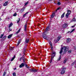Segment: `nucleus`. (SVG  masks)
<instances>
[{
  "label": "nucleus",
  "instance_id": "nucleus-40",
  "mask_svg": "<svg viewBox=\"0 0 76 76\" xmlns=\"http://www.w3.org/2000/svg\"><path fill=\"white\" fill-rule=\"evenodd\" d=\"M22 59V57H21L20 58V61H21V60Z\"/></svg>",
  "mask_w": 76,
  "mask_h": 76
},
{
  "label": "nucleus",
  "instance_id": "nucleus-37",
  "mask_svg": "<svg viewBox=\"0 0 76 76\" xmlns=\"http://www.w3.org/2000/svg\"><path fill=\"white\" fill-rule=\"evenodd\" d=\"M49 44H50V46L52 45V43H51V42H49Z\"/></svg>",
  "mask_w": 76,
  "mask_h": 76
},
{
  "label": "nucleus",
  "instance_id": "nucleus-22",
  "mask_svg": "<svg viewBox=\"0 0 76 76\" xmlns=\"http://www.w3.org/2000/svg\"><path fill=\"white\" fill-rule=\"evenodd\" d=\"M67 12H68L67 13L70 15V13H71L70 10H68Z\"/></svg>",
  "mask_w": 76,
  "mask_h": 76
},
{
  "label": "nucleus",
  "instance_id": "nucleus-51",
  "mask_svg": "<svg viewBox=\"0 0 76 76\" xmlns=\"http://www.w3.org/2000/svg\"><path fill=\"white\" fill-rule=\"evenodd\" d=\"M16 68L14 69V70H16Z\"/></svg>",
  "mask_w": 76,
  "mask_h": 76
},
{
  "label": "nucleus",
  "instance_id": "nucleus-21",
  "mask_svg": "<svg viewBox=\"0 0 76 76\" xmlns=\"http://www.w3.org/2000/svg\"><path fill=\"white\" fill-rule=\"evenodd\" d=\"M64 14H65V12L64 13L62 14L61 16V18H64Z\"/></svg>",
  "mask_w": 76,
  "mask_h": 76
},
{
  "label": "nucleus",
  "instance_id": "nucleus-15",
  "mask_svg": "<svg viewBox=\"0 0 76 76\" xmlns=\"http://www.w3.org/2000/svg\"><path fill=\"white\" fill-rule=\"evenodd\" d=\"M13 25V23H11L9 25V26H8V28H10V27H11Z\"/></svg>",
  "mask_w": 76,
  "mask_h": 76
},
{
  "label": "nucleus",
  "instance_id": "nucleus-25",
  "mask_svg": "<svg viewBox=\"0 0 76 76\" xmlns=\"http://www.w3.org/2000/svg\"><path fill=\"white\" fill-rule=\"evenodd\" d=\"M69 15L70 14H69L68 13H67L66 15V18H68V17H69Z\"/></svg>",
  "mask_w": 76,
  "mask_h": 76
},
{
  "label": "nucleus",
  "instance_id": "nucleus-1",
  "mask_svg": "<svg viewBox=\"0 0 76 76\" xmlns=\"http://www.w3.org/2000/svg\"><path fill=\"white\" fill-rule=\"evenodd\" d=\"M63 50H64V53H66L67 51L69 50V47L64 46L61 49V51L60 52V54L61 55L60 56L59 58L58 59V60H60L61 58V53H63Z\"/></svg>",
  "mask_w": 76,
  "mask_h": 76
},
{
  "label": "nucleus",
  "instance_id": "nucleus-20",
  "mask_svg": "<svg viewBox=\"0 0 76 76\" xmlns=\"http://www.w3.org/2000/svg\"><path fill=\"white\" fill-rule=\"evenodd\" d=\"M20 40H19L18 43H17V46H18V45L20 44Z\"/></svg>",
  "mask_w": 76,
  "mask_h": 76
},
{
  "label": "nucleus",
  "instance_id": "nucleus-17",
  "mask_svg": "<svg viewBox=\"0 0 76 76\" xmlns=\"http://www.w3.org/2000/svg\"><path fill=\"white\" fill-rule=\"evenodd\" d=\"M15 56H14V57L11 59V61H13V60L15 59Z\"/></svg>",
  "mask_w": 76,
  "mask_h": 76
},
{
  "label": "nucleus",
  "instance_id": "nucleus-32",
  "mask_svg": "<svg viewBox=\"0 0 76 76\" xmlns=\"http://www.w3.org/2000/svg\"><path fill=\"white\" fill-rule=\"evenodd\" d=\"M50 48L51 50H53V46H52V45H50Z\"/></svg>",
  "mask_w": 76,
  "mask_h": 76
},
{
  "label": "nucleus",
  "instance_id": "nucleus-28",
  "mask_svg": "<svg viewBox=\"0 0 76 76\" xmlns=\"http://www.w3.org/2000/svg\"><path fill=\"white\" fill-rule=\"evenodd\" d=\"M13 76H16V72H13Z\"/></svg>",
  "mask_w": 76,
  "mask_h": 76
},
{
  "label": "nucleus",
  "instance_id": "nucleus-4",
  "mask_svg": "<svg viewBox=\"0 0 76 76\" xmlns=\"http://www.w3.org/2000/svg\"><path fill=\"white\" fill-rule=\"evenodd\" d=\"M52 54V57L51 58V61H52L53 60V58H54V57H55V56H56V52H55L53 51L52 52V53H51Z\"/></svg>",
  "mask_w": 76,
  "mask_h": 76
},
{
  "label": "nucleus",
  "instance_id": "nucleus-23",
  "mask_svg": "<svg viewBox=\"0 0 76 76\" xmlns=\"http://www.w3.org/2000/svg\"><path fill=\"white\" fill-rule=\"evenodd\" d=\"M67 61V59H65L64 61V63H66Z\"/></svg>",
  "mask_w": 76,
  "mask_h": 76
},
{
  "label": "nucleus",
  "instance_id": "nucleus-18",
  "mask_svg": "<svg viewBox=\"0 0 76 76\" xmlns=\"http://www.w3.org/2000/svg\"><path fill=\"white\" fill-rule=\"evenodd\" d=\"M76 63V61H74L72 64H71V65L73 66L74 64H75Z\"/></svg>",
  "mask_w": 76,
  "mask_h": 76
},
{
  "label": "nucleus",
  "instance_id": "nucleus-19",
  "mask_svg": "<svg viewBox=\"0 0 76 76\" xmlns=\"http://www.w3.org/2000/svg\"><path fill=\"white\" fill-rule=\"evenodd\" d=\"M28 13H29V12H27L25 14H24L23 15V18L25 17V16H26V15H27Z\"/></svg>",
  "mask_w": 76,
  "mask_h": 76
},
{
  "label": "nucleus",
  "instance_id": "nucleus-50",
  "mask_svg": "<svg viewBox=\"0 0 76 76\" xmlns=\"http://www.w3.org/2000/svg\"><path fill=\"white\" fill-rule=\"evenodd\" d=\"M23 61H24V60H25V59H23Z\"/></svg>",
  "mask_w": 76,
  "mask_h": 76
},
{
  "label": "nucleus",
  "instance_id": "nucleus-8",
  "mask_svg": "<svg viewBox=\"0 0 76 76\" xmlns=\"http://www.w3.org/2000/svg\"><path fill=\"white\" fill-rule=\"evenodd\" d=\"M71 41V39L70 38H68L66 39V42L67 43H69L70 42V41Z\"/></svg>",
  "mask_w": 76,
  "mask_h": 76
},
{
  "label": "nucleus",
  "instance_id": "nucleus-12",
  "mask_svg": "<svg viewBox=\"0 0 76 76\" xmlns=\"http://www.w3.org/2000/svg\"><path fill=\"white\" fill-rule=\"evenodd\" d=\"M13 35V34H10L9 36H8V38H9V39H10L12 37V36Z\"/></svg>",
  "mask_w": 76,
  "mask_h": 76
},
{
  "label": "nucleus",
  "instance_id": "nucleus-11",
  "mask_svg": "<svg viewBox=\"0 0 76 76\" xmlns=\"http://www.w3.org/2000/svg\"><path fill=\"white\" fill-rule=\"evenodd\" d=\"M55 16V12H54L52 13L51 16V17L52 18H54V16Z\"/></svg>",
  "mask_w": 76,
  "mask_h": 76
},
{
  "label": "nucleus",
  "instance_id": "nucleus-5",
  "mask_svg": "<svg viewBox=\"0 0 76 76\" xmlns=\"http://www.w3.org/2000/svg\"><path fill=\"white\" fill-rule=\"evenodd\" d=\"M68 26V24L67 23H65L63 25V28H66Z\"/></svg>",
  "mask_w": 76,
  "mask_h": 76
},
{
  "label": "nucleus",
  "instance_id": "nucleus-26",
  "mask_svg": "<svg viewBox=\"0 0 76 76\" xmlns=\"http://www.w3.org/2000/svg\"><path fill=\"white\" fill-rule=\"evenodd\" d=\"M61 36H59L58 37V40H60V38H61Z\"/></svg>",
  "mask_w": 76,
  "mask_h": 76
},
{
  "label": "nucleus",
  "instance_id": "nucleus-7",
  "mask_svg": "<svg viewBox=\"0 0 76 76\" xmlns=\"http://www.w3.org/2000/svg\"><path fill=\"white\" fill-rule=\"evenodd\" d=\"M24 64L23 63H22L20 65L19 67L20 68H21V67H24Z\"/></svg>",
  "mask_w": 76,
  "mask_h": 76
},
{
  "label": "nucleus",
  "instance_id": "nucleus-14",
  "mask_svg": "<svg viewBox=\"0 0 76 76\" xmlns=\"http://www.w3.org/2000/svg\"><path fill=\"white\" fill-rule=\"evenodd\" d=\"M29 41V39H26L25 40V42L26 43H28Z\"/></svg>",
  "mask_w": 76,
  "mask_h": 76
},
{
  "label": "nucleus",
  "instance_id": "nucleus-54",
  "mask_svg": "<svg viewBox=\"0 0 76 76\" xmlns=\"http://www.w3.org/2000/svg\"><path fill=\"white\" fill-rule=\"evenodd\" d=\"M8 19H10L9 18H8Z\"/></svg>",
  "mask_w": 76,
  "mask_h": 76
},
{
  "label": "nucleus",
  "instance_id": "nucleus-29",
  "mask_svg": "<svg viewBox=\"0 0 76 76\" xmlns=\"http://www.w3.org/2000/svg\"><path fill=\"white\" fill-rule=\"evenodd\" d=\"M26 67L27 68V69H29V66H28V65H27V64H26Z\"/></svg>",
  "mask_w": 76,
  "mask_h": 76
},
{
  "label": "nucleus",
  "instance_id": "nucleus-52",
  "mask_svg": "<svg viewBox=\"0 0 76 76\" xmlns=\"http://www.w3.org/2000/svg\"><path fill=\"white\" fill-rule=\"evenodd\" d=\"M1 20V18H0V20Z\"/></svg>",
  "mask_w": 76,
  "mask_h": 76
},
{
  "label": "nucleus",
  "instance_id": "nucleus-9",
  "mask_svg": "<svg viewBox=\"0 0 76 76\" xmlns=\"http://www.w3.org/2000/svg\"><path fill=\"white\" fill-rule=\"evenodd\" d=\"M8 3V1H6L3 5L4 6H6L7 5V4Z\"/></svg>",
  "mask_w": 76,
  "mask_h": 76
},
{
  "label": "nucleus",
  "instance_id": "nucleus-16",
  "mask_svg": "<svg viewBox=\"0 0 76 76\" xmlns=\"http://www.w3.org/2000/svg\"><path fill=\"white\" fill-rule=\"evenodd\" d=\"M27 26V25L26 24L25 25V26H24V31H26V29H27V28H26V27Z\"/></svg>",
  "mask_w": 76,
  "mask_h": 76
},
{
  "label": "nucleus",
  "instance_id": "nucleus-48",
  "mask_svg": "<svg viewBox=\"0 0 76 76\" xmlns=\"http://www.w3.org/2000/svg\"><path fill=\"white\" fill-rule=\"evenodd\" d=\"M2 37L1 36V37H0V38H2Z\"/></svg>",
  "mask_w": 76,
  "mask_h": 76
},
{
  "label": "nucleus",
  "instance_id": "nucleus-39",
  "mask_svg": "<svg viewBox=\"0 0 76 76\" xmlns=\"http://www.w3.org/2000/svg\"><path fill=\"white\" fill-rule=\"evenodd\" d=\"M12 31V29L10 28H9V31Z\"/></svg>",
  "mask_w": 76,
  "mask_h": 76
},
{
  "label": "nucleus",
  "instance_id": "nucleus-30",
  "mask_svg": "<svg viewBox=\"0 0 76 76\" xmlns=\"http://www.w3.org/2000/svg\"><path fill=\"white\" fill-rule=\"evenodd\" d=\"M6 36H4V37L3 38H3V39H6Z\"/></svg>",
  "mask_w": 76,
  "mask_h": 76
},
{
  "label": "nucleus",
  "instance_id": "nucleus-41",
  "mask_svg": "<svg viewBox=\"0 0 76 76\" xmlns=\"http://www.w3.org/2000/svg\"><path fill=\"white\" fill-rule=\"evenodd\" d=\"M75 26H73L71 27V28H74Z\"/></svg>",
  "mask_w": 76,
  "mask_h": 76
},
{
  "label": "nucleus",
  "instance_id": "nucleus-34",
  "mask_svg": "<svg viewBox=\"0 0 76 76\" xmlns=\"http://www.w3.org/2000/svg\"><path fill=\"white\" fill-rule=\"evenodd\" d=\"M17 15V14H16V13H15L13 15V16H16Z\"/></svg>",
  "mask_w": 76,
  "mask_h": 76
},
{
  "label": "nucleus",
  "instance_id": "nucleus-38",
  "mask_svg": "<svg viewBox=\"0 0 76 76\" xmlns=\"http://www.w3.org/2000/svg\"><path fill=\"white\" fill-rule=\"evenodd\" d=\"M71 52H72V51H71V50H70L68 51V52L69 53H70Z\"/></svg>",
  "mask_w": 76,
  "mask_h": 76
},
{
  "label": "nucleus",
  "instance_id": "nucleus-43",
  "mask_svg": "<svg viewBox=\"0 0 76 76\" xmlns=\"http://www.w3.org/2000/svg\"><path fill=\"white\" fill-rule=\"evenodd\" d=\"M24 51H25H25H26V49H24Z\"/></svg>",
  "mask_w": 76,
  "mask_h": 76
},
{
  "label": "nucleus",
  "instance_id": "nucleus-42",
  "mask_svg": "<svg viewBox=\"0 0 76 76\" xmlns=\"http://www.w3.org/2000/svg\"><path fill=\"white\" fill-rule=\"evenodd\" d=\"M4 36V35L3 34H2L1 35V36L2 37H3V36Z\"/></svg>",
  "mask_w": 76,
  "mask_h": 76
},
{
  "label": "nucleus",
  "instance_id": "nucleus-47",
  "mask_svg": "<svg viewBox=\"0 0 76 76\" xmlns=\"http://www.w3.org/2000/svg\"><path fill=\"white\" fill-rule=\"evenodd\" d=\"M24 10V9H23V8L22 9H21V10Z\"/></svg>",
  "mask_w": 76,
  "mask_h": 76
},
{
  "label": "nucleus",
  "instance_id": "nucleus-13",
  "mask_svg": "<svg viewBox=\"0 0 76 76\" xmlns=\"http://www.w3.org/2000/svg\"><path fill=\"white\" fill-rule=\"evenodd\" d=\"M20 30H21V28H20V29L18 31L16 32V34H18L20 32Z\"/></svg>",
  "mask_w": 76,
  "mask_h": 76
},
{
  "label": "nucleus",
  "instance_id": "nucleus-2",
  "mask_svg": "<svg viewBox=\"0 0 76 76\" xmlns=\"http://www.w3.org/2000/svg\"><path fill=\"white\" fill-rule=\"evenodd\" d=\"M66 70V67H65L64 66L62 67L61 69V75H63V74L64 73Z\"/></svg>",
  "mask_w": 76,
  "mask_h": 76
},
{
  "label": "nucleus",
  "instance_id": "nucleus-31",
  "mask_svg": "<svg viewBox=\"0 0 76 76\" xmlns=\"http://www.w3.org/2000/svg\"><path fill=\"white\" fill-rule=\"evenodd\" d=\"M20 18H19V20H18L17 21V23H18L20 22Z\"/></svg>",
  "mask_w": 76,
  "mask_h": 76
},
{
  "label": "nucleus",
  "instance_id": "nucleus-36",
  "mask_svg": "<svg viewBox=\"0 0 76 76\" xmlns=\"http://www.w3.org/2000/svg\"><path fill=\"white\" fill-rule=\"evenodd\" d=\"M61 4V3H60V2H58V5H60Z\"/></svg>",
  "mask_w": 76,
  "mask_h": 76
},
{
  "label": "nucleus",
  "instance_id": "nucleus-27",
  "mask_svg": "<svg viewBox=\"0 0 76 76\" xmlns=\"http://www.w3.org/2000/svg\"><path fill=\"white\" fill-rule=\"evenodd\" d=\"M75 21H76V19H75V18H73L72 20V22H75Z\"/></svg>",
  "mask_w": 76,
  "mask_h": 76
},
{
  "label": "nucleus",
  "instance_id": "nucleus-35",
  "mask_svg": "<svg viewBox=\"0 0 76 76\" xmlns=\"http://www.w3.org/2000/svg\"><path fill=\"white\" fill-rule=\"evenodd\" d=\"M75 28L72 29V31L71 32V33H72V32H74V31H75Z\"/></svg>",
  "mask_w": 76,
  "mask_h": 76
},
{
  "label": "nucleus",
  "instance_id": "nucleus-45",
  "mask_svg": "<svg viewBox=\"0 0 76 76\" xmlns=\"http://www.w3.org/2000/svg\"><path fill=\"white\" fill-rule=\"evenodd\" d=\"M59 9H60V8H58L57 10H59Z\"/></svg>",
  "mask_w": 76,
  "mask_h": 76
},
{
  "label": "nucleus",
  "instance_id": "nucleus-49",
  "mask_svg": "<svg viewBox=\"0 0 76 76\" xmlns=\"http://www.w3.org/2000/svg\"><path fill=\"white\" fill-rule=\"evenodd\" d=\"M25 60L23 61V62H24V63H25Z\"/></svg>",
  "mask_w": 76,
  "mask_h": 76
},
{
  "label": "nucleus",
  "instance_id": "nucleus-33",
  "mask_svg": "<svg viewBox=\"0 0 76 76\" xmlns=\"http://www.w3.org/2000/svg\"><path fill=\"white\" fill-rule=\"evenodd\" d=\"M29 3V2L27 1L25 4V6H26L28 4V3Z\"/></svg>",
  "mask_w": 76,
  "mask_h": 76
},
{
  "label": "nucleus",
  "instance_id": "nucleus-3",
  "mask_svg": "<svg viewBox=\"0 0 76 76\" xmlns=\"http://www.w3.org/2000/svg\"><path fill=\"white\" fill-rule=\"evenodd\" d=\"M45 34H46V31H45L43 34V37L44 39H48V36L46 35Z\"/></svg>",
  "mask_w": 76,
  "mask_h": 76
},
{
  "label": "nucleus",
  "instance_id": "nucleus-53",
  "mask_svg": "<svg viewBox=\"0 0 76 76\" xmlns=\"http://www.w3.org/2000/svg\"><path fill=\"white\" fill-rule=\"evenodd\" d=\"M0 8H1V7H0Z\"/></svg>",
  "mask_w": 76,
  "mask_h": 76
},
{
  "label": "nucleus",
  "instance_id": "nucleus-6",
  "mask_svg": "<svg viewBox=\"0 0 76 76\" xmlns=\"http://www.w3.org/2000/svg\"><path fill=\"white\" fill-rule=\"evenodd\" d=\"M30 72H37V71H38V70H37L35 69H30Z\"/></svg>",
  "mask_w": 76,
  "mask_h": 76
},
{
  "label": "nucleus",
  "instance_id": "nucleus-46",
  "mask_svg": "<svg viewBox=\"0 0 76 76\" xmlns=\"http://www.w3.org/2000/svg\"><path fill=\"white\" fill-rule=\"evenodd\" d=\"M59 40H58H58H56V42H58V41H59Z\"/></svg>",
  "mask_w": 76,
  "mask_h": 76
},
{
  "label": "nucleus",
  "instance_id": "nucleus-44",
  "mask_svg": "<svg viewBox=\"0 0 76 76\" xmlns=\"http://www.w3.org/2000/svg\"><path fill=\"white\" fill-rule=\"evenodd\" d=\"M25 59V58L24 57H23V60Z\"/></svg>",
  "mask_w": 76,
  "mask_h": 76
},
{
  "label": "nucleus",
  "instance_id": "nucleus-24",
  "mask_svg": "<svg viewBox=\"0 0 76 76\" xmlns=\"http://www.w3.org/2000/svg\"><path fill=\"white\" fill-rule=\"evenodd\" d=\"M13 48H14L13 47H10V49L11 50H13Z\"/></svg>",
  "mask_w": 76,
  "mask_h": 76
},
{
  "label": "nucleus",
  "instance_id": "nucleus-10",
  "mask_svg": "<svg viewBox=\"0 0 76 76\" xmlns=\"http://www.w3.org/2000/svg\"><path fill=\"white\" fill-rule=\"evenodd\" d=\"M50 27H47L46 29V31H50Z\"/></svg>",
  "mask_w": 76,
  "mask_h": 76
}]
</instances>
